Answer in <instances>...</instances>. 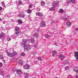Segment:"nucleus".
Masks as SVG:
<instances>
[{
    "label": "nucleus",
    "mask_w": 78,
    "mask_h": 78,
    "mask_svg": "<svg viewBox=\"0 0 78 78\" xmlns=\"http://www.w3.org/2000/svg\"><path fill=\"white\" fill-rule=\"evenodd\" d=\"M28 42V40L25 39L22 40V46L24 47V48L26 50H30V46H27V42Z\"/></svg>",
    "instance_id": "1"
},
{
    "label": "nucleus",
    "mask_w": 78,
    "mask_h": 78,
    "mask_svg": "<svg viewBox=\"0 0 78 78\" xmlns=\"http://www.w3.org/2000/svg\"><path fill=\"white\" fill-rule=\"evenodd\" d=\"M18 55V52L16 51H15L12 53H10L9 52H8L7 53V55L9 56L10 57H13L14 56H16Z\"/></svg>",
    "instance_id": "2"
},
{
    "label": "nucleus",
    "mask_w": 78,
    "mask_h": 78,
    "mask_svg": "<svg viewBox=\"0 0 78 78\" xmlns=\"http://www.w3.org/2000/svg\"><path fill=\"white\" fill-rule=\"evenodd\" d=\"M19 29L20 28L18 27H16L15 30L16 31V33L15 34H14V36H15V37H17V36H18V34L20 33V32H19Z\"/></svg>",
    "instance_id": "3"
},
{
    "label": "nucleus",
    "mask_w": 78,
    "mask_h": 78,
    "mask_svg": "<svg viewBox=\"0 0 78 78\" xmlns=\"http://www.w3.org/2000/svg\"><path fill=\"white\" fill-rule=\"evenodd\" d=\"M30 67V65L28 64H27L26 65L24 66L23 67L24 69L27 70L28 69H29Z\"/></svg>",
    "instance_id": "4"
},
{
    "label": "nucleus",
    "mask_w": 78,
    "mask_h": 78,
    "mask_svg": "<svg viewBox=\"0 0 78 78\" xmlns=\"http://www.w3.org/2000/svg\"><path fill=\"white\" fill-rule=\"evenodd\" d=\"M75 55H74L75 57L76 58V61H78V51L74 52Z\"/></svg>",
    "instance_id": "5"
},
{
    "label": "nucleus",
    "mask_w": 78,
    "mask_h": 78,
    "mask_svg": "<svg viewBox=\"0 0 78 78\" xmlns=\"http://www.w3.org/2000/svg\"><path fill=\"white\" fill-rule=\"evenodd\" d=\"M52 5L53 8H56L57 6V2L55 1L53 2L52 4Z\"/></svg>",
    "instance_id": "6"
},
{
    "label": "nucleus",
    "mask_w": 78,
    "mask_h": 78,
    "mask_svg": "<svg viewBox=\"0 0 78 78\" xmlns=\"http://www.w3.org/2000/svg\"><path fill=\"white\" fill-rule=\"evenodd\" d=\"M40 25L41 27H45V26H46L45 22H43L41 23Z\"/></svg>",
    "instance_id": "7"
},
{
    "label": "nucleus",
    "mask_w": 78,
    "mask_h": 78,
    "mask_svg": "<svg viewBox=\"0 0 78 78\" xmlns=\"http://www.w3.org/2000/svg\"><path fill=\"white\" fill-rule=\"evenodd\" d=\"M59 58H61V60L62 61V60H63V59H64L65 58V56H64V55H63L62 54H61L59 55Z\"/></svg>",
    "instance_id": "8"
},
{
    "label": "nucleus",
    "mask_w": 78,
    "mask_h": 78,
    "mask_svg": "<svg viewBox=\"0 0 78 78\" xmlns=\"http://www.w3.org/2000/svg\"><path fill=\"white\" fill-rule=\"evenodd\" d=\"M16 73L18 74V75H20L21 73H22V71H21V70L20 69H17L16 71Z\"/></svg>",
    "instance_id": "9"
},
{
    "label": "nucleus",
    "mask_w": 78,
    "mask_h": 78,
    "mask_svg": "<svg viewBox=\"0 0 78 78\" xmlns=\"http://www.w3.org/2000/svg\"><path fill=\"white\" fill-rule=\"evenodd\" d=\"M66 25L67 26H71L72 25V24L70 23V21H67L66 23Z\"/></svg>",
    "instance_id": "10"
},
{
    "label": "nucleus",
    "mask_w": 78,
    "mask_h": 78,
    "mask_svg": "<svg viewBox=\"0 0 78 78\" xmlns=\"http://www.w3.org/2000/svg\"><path fill=\"white\" fill-rule=\"evenodd\" d=\"M52 55L53 56H55V55H56L57 54V52L55 51H53L52 52Z\"/></svg>",
    "instance_id": "11"
},
{
    "label": "nucleus",
    "mask_w": 78,
    "mask_h": 78,
    "mask_svg": "<svg viewBox=\"0 0 78 78\" xmlns=\"http://www.w3.org/2000/svg\"><path fill=\"white\" fill-rule=\"evenodd\" d=\"M36 14L37 16H43L42 13L41 12H37Z\"/></svg>",
    "instance_id": "12"
},
{
    "label": "nucleus",
    "mask_w": 78,
    "mask_h": 78,
    "mask_svg": "<svg viewBox=\"0 0 78 78\" xmlns=\"http://www.w3.org/2000/svg\"><path fill=\"white\" fill-rule=\"evenodd\" d=\"M33 36H34V37H39V34H38V33H37L36 34H34Z\"/></svg>",
    "instance_id": "13"
},
{
    "label": "nucleus",
    "mask_w": 78,
    "mask_h": 78,
    "mask_svg": "<svg viewBox=\"0 0 78 78\" xmlns=\"http://www.w3.org/2000/svg\"><path fill=\"white\" fill-rule=\"evenodd\" d=\"M2 6L4 7V8H6V5L5 4V2H4V1H3V2H2Z\"/></svg>",
    "instance_id": "14"
},
{
    "label": "nucleus",
    "mask_w": 78,
    "mask_h": 78,
    "mask_svg": "<svg viewBox=\"0 0 78 78\" xmlns=\"http://www.w3.org/2000/svg\"><path fill=\"white\" fill-rule=\"evenodd\" d=\"M69 17V16L67 15H65V16L64 18H63V19L64 20H68V18Z\"/></svg>",
    "instance_id": "15"
},
{
    "label": "nucleus",
    "mask_w": 78,
    "mask_h": 78,
    "mask_svg": "<svg viewBox=\"0 0 78 78\" xmlns=\"http://www.w3.org/2000/svg\"><path fill=\"white\" fill-rule=\"evenodd\" d=\"M73 70L74 72H78V68H77V67H75L74 68Z\"/></svg>",
    "instance_id": "16"
},
{
    "label": "nucleus",
    "mask_w": 78,
    "mask_h": 78,
    "mask_svg": "<svg viewBox=\"0 0 78 78\" xmlns=\"http://www.w3.org/2000/svg\"><path fill=\"white\" fill-rule=\"evenodd\" d=\"M18 23L20 24L21 23H22V20H19L18 21Z\"/></svg>",
    "instance_id": "17"
},
{
    "label": "nucleus",
    "mask_w": 78,
    "mask_h": 78,
    "mask_svg": "<svg viewBox=\"0 0 78 78\" xmlns=\"http://www.w3.org/2000/svg\"><path fill=\"white\" fill-rule=\"evenodd\" d=\"M44 37L46 38H48V37H51L50 35H49L48 34H46L44 35Z\"/></svg>",
    "instance_id": "18"
},
{
    "label": "nucleus",
    "mask_w": 78,
    "mask_h": 78,
    "mask_svg": "<svg viewBox=\"0 0 78 78\" xmlns=\"http://www.w3.org/2000/svg\"><path fill=\"white\" fill-rule=\"evenodd\" d=\"M24 75L25 76V78H28V76H29V75L27 73H25L24 74Z\"/></svg>",
    "instance_id": "19"
},
{
    "label": "nucleus",
    "mask_w": 78,
    "mask_h": 78,
    "mask_svg": "<svg viewBox=\"0 0 78 78\" xmlns=\"http://www.w3.org/2000/svg\"><path fill=\"white\" fill-rule=\"evenodd\" d=\"M19 63L21 65H23V61L22 60L19 61Z\"/></svg>",
    "instance_id": "20"
},
{
    "label": "nucleus",
    "mask_w": 78,
    "mask_h": 78,
    "mask_svg": "<svg viewBox=\"0 0 78 78\" xmlns=\"http://www.w3.org/2000/svg\"><path fill=\"white\" fill-rule=\"evenodd\" d=\"M30 42H31L32 44H34V38L32 39L31 40Z\"/></svg>",
    "instance_id": "21"
},
{
    "label": "nucleus",
    "mask_w": 78,
    "mask_h": 78,
    "mask_svg": "<svg viewBox=\"0 0 78 78\" xmlns=\"http://www.w3.org/2000/svg\"><path fill=\"white\" fill-rule=\"evenodd\" d=\"M25 14H23L22 15H20L19 16V17L22 18V17H25Z\"/></svg>",
    "instance_id": "22"
},
{
    "label": "nucleus",
    "mask_w": 78,
    "mask_h": 78,
    "mask_svg": "<svg viewBox=\"0 0 78 78\" xmlns=\"http://www.w3.org/2000/svg\"><path fill=\"white\" fill-rule=\"evenodd\" d=\"M28 11L27 12V13H29V14H30V13H31L32 12L31 10H30V9H28Z\"/></svg>",
    "instance_id": "23"
},
{
    "label": "nucleus",
    "mask_w": 78,
    "mask_h": 78,
    "mask_svg": "<svg viewBox=\"0 0 78 78\" xmlns=\"http://www.w3.org/2000/svg\"><path fill=\"white\" fill-rule=\"evenodd\" d=\"M55 9V8L54 7H53V8L51 7L49 9V10L50 11H53Z\"/></svg>",
    "instance_id": "24"
},
{
    "label": "nucleus",
    "mask_w": 78,
    "mask_h": 78,
    "mask_svg": "<svg viewBox=\"0 0 78 78\" xmlns=\"http://www.w3.org/2000/svg\"><path fill=\"white\" fill-rule=\"evenodd\" d=\"M3 36H4V34L3 33H2L0 35L1 37H3Z\"/></svg>",
    "instance_id": "25"
},
{
    "label": "nucleus",
    "mask_w": 78,
    "mask_h": 78,
    "mask_svg": "<svg viewBox=\"0 0 78 78\" xmlns=\"http://www.w3.org/2000/svg\"><path fill=\"white\" fill-rule=\"evenodd\" d=\"M41 6H44L45 5V2H43L41 3Z\"/></svg>",
    "instance_id": "26"
},
{
    "label": "nucleus",
    "mask_w": 78,
    "mask_h": 78,
    "mask_svg": "<svg viewBox=\"0 0 78 78\" xmlns=\"http://www.w3.org/2000/svg\"><path fill=\"white\" fill-rule=\"evenodd\" d=\"M19 4L20 5H22V2H21V1L19 0L18 2Z\"/></svg>",
    "instance_id": "27"
},
{
    "label": "nucleus",
    "mask_w": 78,
    "mask_h": 78,
    "mask_svg": "<svg viewBox=\"0 0 78 78\" xmlns=\"http://www.w3.org/2000/svg\"><path fill=\"white\" fill-rule=\"evenodd\" d=\"M63 12V9H60L59 10V12L60 13H62Z\"/></svg>",
    "instance_id": "28"
},
{
    "label": "nucleus",
    "mask_w": 78,
    "mask_h": 78,
    "mask_svg": "<svg viewBox=\"0 0 78 78\" xmlns=\"http://www.w3.org/2000/svg\"><path fill=\"white\" fill-rule=\"evenodd\" d=\"M7 40L8 41H11V38H10V37H7Z\"/></svg>",
    "instance_id": "29"
},
{
    "label": "nucleus",
    "mask_w": 78,
    "mask_h": 78,
    "mask_svg": "<svg viewBox=\"0 0 78 78\" xmlns=\"http://www.w3.org/2000/svg\"><path fill=\"white\" fill-rule=\"evenodd\" d=\"M38 59L39 61H42V59L41 58V57H38Z\"/></svg>",
    "instance_id": "30"
},
{
    "label": "nucleus",
    "mask_w": 78,
    "mask_h": 78,
    "mask_svg": "<svg viewBox=\"0 0 78 78\" xmlns=\"http://www.w3.org/2000/svg\"><path fill=\"white\" fill-rule=\"evenodd\" d=\"M0 59H3V55H0Z\"/></svg>",
    "instance_id": "31"
},
{
    "label": "nucleus",
    "mask_w": 78,
    "mask_h": 78,
    "mask_svg": "<svg viewBox=\"0 0 78 78\" xmlns=\"http://www.w3.org/2000/svg\"><path fill=\"white\" fill-rule=\"evenodd\" d=\"M69 66H66L65 67V70H68V69H69Z\"/></svg>",
    "instance_id": "32"
},
{
    "label": "nucleus",
    "mask_w": 78,
    "mask_h": 78,
    "mask_svg": "<svg viewBox=\"0 0 78 78\" xmlns=\"http://www.w3.org/2000/svg\"><path fill=\"white\" fill-rule=\"evenodd\" d=\"M72 3H74L75 2V0H71Z\"/></svg>",
    "instance_id": "33"
},
{
    "label": "nucleus",
    "mask_w": 78,
    "mask_h": 78,
    "mask_svg": "<svg viewBox=\"0 0 78 78\" xmlns=\"http://www.w3.org/2000/svg\"><path fill=\"white\" fill-rule=\"evenodd\" d=\"M21 55L22 56H25V53L23 52H22L21 54Z\"/></svg>",
    "instance_id": "34"
},
{
    "label": "nucleus",
    "mask_w": 78,
    "mask_h": 78,
    "mask_svg": "<svg viewBox=\"0 0 78 78\" xmlns=\"http://www.w3.org/2000/svg\"><path fill=\"white\" fill-rule=\"evenodd\" d=\"M3 66V64L2 63L0 62V68H1V67H2Z\"/></svg>",
    "instance_id": "35"
},
{
    "label": "nucleus",
    "mask_w": 78,
    "mask_h": 78,
    "mask_svg": "<svg viewBox=\"0 0 78 78\" xmlns=\"http://www.w3.org/2000/svg\"><path fill=\"white\" fill-rule=\"evenodd\" d=\"M70 3H72L71 1V0H69L68 1V4H69Z\"/></svg>",
    "instance_id": "36"
},
{
    "label": "nucleus",
    "mask_w": 78,
    "mask_h": 78,
    "mask_svg": "<svg viewBox=\"0 0 78 78\" xmlns=\"http://www.w3.org/2000/svg\"><path fill=\"white\" fill-rule=\"evenodd\" d=\"M16 68H14L12 70L13 72H15L16 70Z\"/></svg>",
    "instance_id": "37"
},
{
    "label": "nucleus",
    "mask_w": 78,
    "mask_h": 78,
    "mask_svg": "<svg viewBox=\"0 0 78 78\" xmlns=\"http://www.w3.org/2000/svg\"><path fill=\"white\" fill-rule=\"evenodd\" d=\"M32 5H31L29 6V8H32Z\"/></svg>",
    "instance_id": "38"
},
{
    "label": "nucleus",
    "mask_w": 78,
    "mask_h": 78,
    "mask_svg": "<svg viewBox=\"0 0 78 78\" xmlns=\"http://www.w3.org/2000/svg\"><path fill=\"white\" fill-rule=\"evenodd\" d=\"M4 73H3V72H1V75H3Z\"/></svg>",
    "instance_id": "39"
},
{
    "label": "nucleus",
    "mask_w": 78,
    "mask_h": 78,
    "mask_svg": "<svg viewBox=\"0 0 78 78\" xmlns=\"http://www.w3.org/2000/svg\"><path fill=\"white\" fill-rule=\"evenodd\" d=\"M33 55H36V52L35 51H34V53H33Z\"/></svg>",
    "instance_id": "40"
},
{
    "label": "nucleus",
    "mask_w": 78,
    "mask_h": 78,
    "mask_svg": "<svg viewBox=\"0 0 78 78\" xmlns=\"http://www.w3.org/2000/svg\"><path fill=\"white\" fill-rule=\"evenodd\" d=\"M2 8L0 7V11L2 10Z\"/></svg>",
    "instance_id": "41"
},
{
    "label": "nucleus",
    "mask_w": 78,
    "mask_h": 78,
    "mask_svg": "<svg viewBox=\"0 0 78 78\" xmlns=\"http://www.w3.org/2000/svg\"><path fill=\"white\" fill-rule=\"evenodd\" d=\"M53 22H52L51 23V25H53Z\"/></svg>",
    "instance_id": "42"
},
{
    "label": "nucleus",
    "mask_w": 78,
    "mask_h": 78,
    "mask_svg": "<svg viewBox=\"0 0 78 78\" xmlns=\"http://www.w3.org/2000/svg\"><path fill=\"white\" fill-rule=\"evenodd\" d=\"M1 21H2V19L0 18V22H1Z\"/></svg>",
    "instance_id": "43"
},
{
    "label": "nucleus",
    "mask_w": 78,
    "mask_h": 78,
    "mask_svg": "<svg viewBox=\"0 0 78 78\" xmlns=\"http://www.w3.org/2000/svg\"><path fill=\"white\" fill-rule=\"evenodd\" d=\"M76 78H78V76H77V75L76 76Z\"/></svg>",
    "instance_id": "44"
},
{
    "label": "nucleus",
    "mask_w": 78,
    "mask_h": 78,
    "mask_svg": "<svg viewBox=\"0 0 78 78\" xmlns=\"http://www.w3.org/2000/svg\"><path fill=\"white\" fill-rule=\"evenodd\" d=\"M37 32H39V30H37Z\"/></svg>",
    "instance_id": "45"
},
{
    "label": "nucleus",
    "mask_w": 78,
    "mask_h": 78,
    "mask_svg": "<svg viewBox=\"0 0 78 78\" xmlns=\"http://www.w3.org/2000/svg\"><path fill=\"white\" fill-rule=\"evenodd\" d=\"M77 50L78 51V47L77 48Z\"/></svg>",
    "instance_id": "46"
},
{
    "label": "nucleus",
    "mask_w": 78,
    "mask_h": 78,
    "mask_svg": "<svg viewBox=\"0 0 78 78\" xmlns=\"http://www.w3.org/2000/svg\"><path fill=\"white\" fill-rule=\"evenodd\" d=\"M17 2L16 1V2H15V3H16V4H17Z\"/></svg>",
    "instance_id": "47"
},
{
    "label": "nucleus",
    "mask_w": 78,
    "mask_h": 78,
    "mask_svg": "<svg viewBox=\"0 0 78 78\" xmlns=\"http://www.w3.org/2000/svg\"><path fill=\"white\" fill-rule=\"evenodd\" d=\"M12 21H13V19H12Z\"/></svg>",
    "instance_id": "48"
},
{
    "label": "nucleus",
    "mask_w": 78,
    "mask_h": 78,
    "mask_svg": "<svg viewBox=\"0 0 78 78\" xmlns=\"http://www.w3.org/2000/svg\"><path fill=\"white\" fill-rule=\"evenodd\" d=\"M8 77H9V76H7Z\"/></svg>",
    "instance_id": "49"
},
{
    "label": "nucleus",
    "mask_w": 78,
    "mask_h": 78,
    "mask_svg": "<svg viewBox=\"0 0 78 78\" xmlns=\"http://www.w3.org/2000/svg\"><path fill=\"white\" fill-rule=\"evenodd\" d=\"M16 44H17V43H16Z\"/></svg>",
    "instance_id": "50"
}]
</instances>
